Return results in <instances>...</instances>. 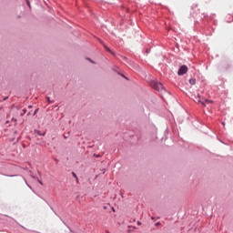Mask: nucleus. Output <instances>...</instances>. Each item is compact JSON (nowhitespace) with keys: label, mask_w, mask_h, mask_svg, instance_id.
I'll use <instances>...</instances> for the list:
<instances>
[{"label":"nucleus","mask_w":233,"mask_h":233,"mask_svg":"<svg viewBox=\"0 0 233 233\" xmlns=\"http://www.w3.org/2000/svg\"><path fill=\"white\" fill-rule=\"evenodd\" d=\"M195 103H198L200 105H203V106H205L206 103H212V101L208 100V99H205V98H201V96L198 95V97L195 100Z\"/></svg>","instance_id":"f257e3e1"},{"label":"nucleus","mask_w":233,"mask_h":233,"mask_svg":"<svg viewBox=\"0 0 233 233\" xmlns=\"http://www.w3.org/2000/svg\"><path fill=\"white\" fill-rule=\"evenodd\" d=\"M188 72V67L187 66H182L177 71L178 76H185Z\"/></svg>","instance_id":"f03ea898"},{"label":"nucleus","mask_w":233,"mask_h":233,"mask_svg":"<svg viewBox=\"0 0 233 233\" xmlns=\"http://www.w3.org/2000/svg\"><path fill=\"white\" fill-rule=\"evenodd\" d=\"M155 90H163V84L158 83V82H154L153 85Z\"/></svg>","instance_id":"7ed1b4c3"},{"label":"nucleus","mask_w":233,"mask_h":233,"mask_svg":"<svg viewBox=\"0 0 233 233\" xmlns=\"http://www.w3.org/2000/svg\"><path fill=\"white\" fill-rule=\"evenodd\" d=\"M189 83H190L191 85H196V79H195V78H190V79H189Z\"/></svg>","instance_id":"20e7f679"},{"label":"nucleus","mask_w":233,"mask_h":233,"mask_svg":"<svg viewBox=\"0 0 233 233\" xmlns=\"http://www.w3.org/2000/svg\"><path fill=\"white\" fill-rule=\"evenodd\" d=\"M105 48H106V50L107 52L112 53V50H110V48H108V47H106V46H105Z\"/></svg>","instance_id":"39448f33"},{"label":"nucleus","mask_w":233,"mask_h":233,"mask_svg":"<svg viewBox=\"0 0 233 233\" xmlns=\"http://www.w3.org/2000/svg\"><path fill=\"white\" fill-rule=\"evenodd\" d=\"M73 174V176L76 177V181L78 180V178H77V175H76V173H72Z\"/></svg>","instance_id":"423d86ee"},{"label":"nucleus","mask_w":233,"mask_h":233,"mask_svg":"<svg viewBox=\"0 0 233 233\" xmlns=\"http://www.w3.org/2000/svg\"><path fill=\"white\" fill-rule=\"evenodd\" d=\"M46 99L48 103H52V101H50V97L47 96Z\"/></svg>","instance_id":"0eeeda50"},{"label":"nucleus","mask_w":233,"mask_h":233,"mask_svg":"<svg viewBox=\"0 0 233 233\" xmlns=\"http://www.w3.org/2000/svg\"><path fill=\"white\" fill-rule=\"evenodd\" d=\"M112 210H113V212H116V209L114 208H112Z\"/></svg>","instance_id":"6e6552de"},{"label":"nucleus","mask_w":233,"mask_h":233,"mask_svg":"<svg viewBox=\"0 0 233 233\" xmlns=\"http://www.w3.org/2000/svg\"><path fill=\"white\" fill-rule=\"evenodd\" d=\"M40 185H43V182L39 181Z\"/></svg>","instance_id":"1a4fd4ad"},{"label":"nucleus","mask_w":233,"mask_h":233,"mask_svg":"<svg viewBox=\"0 0 233 233\" xmlns=\"http://www.w3.org/2000/svg\"><path fill=\"white\" fill-rule=\"evenodd\" d=\"M138 225H141V222H137Z\"/></svg>","instance_id":"9d476101"},{"label":"nucleus","mask_w":233,"mask_h":233,"mask_svg":"<svg viewBox=\"0 0 233 233\" xmlns=\"http://www.w3.org/2000/svg\"><path fill=\"white\" fill-rule=\"evenodd\" d=\"M108 233V232H107Z\"/></svg>","instance_id":"9b49d317"}]
</instances>
